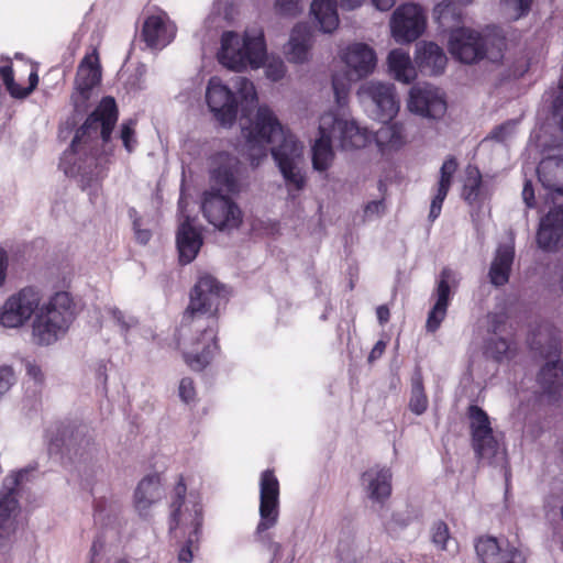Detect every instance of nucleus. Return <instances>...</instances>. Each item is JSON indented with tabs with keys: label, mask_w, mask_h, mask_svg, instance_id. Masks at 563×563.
Listing matches in <instances>:
<instances>
[{
	"label": "nucleus",
	"mask_w": 563,
	"mask_h": 563,
	"mask_svg": "<svg viewBox=\"0 0 563 563\" xmlns=\"http://www.w3.org/2000/svg\"><path fill=\"white\" fill-rule=\"evenodd\" d=\"M201 211L205 219L220 231L236 230L243 222V212L239 205L213 189L203 194Z\"/></svg>",
	"instance_id": "11"
},
{
	"label": "nucleus",
	"mask_w": 563,
	"mask_h": 563,
	"mask_svg": "<svg viewBox=\"0 0 563 563\" xmlns=\"http://www.w3.org/2000/svg\"><path fill=\"white\" fill-rule=\"evenodd\" d=\"M540 354L545 360V364L540 369L538 380L545 390L555 393L563 386V363L559 361L556 342H550L545 349L542 347Z\"/></svg>",
	"instance_id": "28"
},
{
	"label": "nucleus",
	"mask_w": 563,
	"mask_h": 563,
	"mask_svg": "<svg viewBox=\"0 0 563 563\" xmlns=\"http://www.w3.org/2000/svg\"><path fill=\"white\" fill-rule=\"evenodd\" d=\"M101 81V65L97 48L87 53L78 65L71 101L76 109H84L91 91Z\"/></svg>",
	"instance_id": "16"
},
{
	"label": "nucleus",
	"mask_w": 563,
	"mask_h": 563,
	"mask_svg": "<svg viewBox=\"0 0 563 563\" xmlns=\"http://www.w3.org/2000/svg\"><path fill=\"white\" fill-rule=\"evenodd\" d=\"M338 5H340L339 0H312L310 11L320 31L332 33L338 29L340 23Z\"/></svg>",
	"instance_id": "35"
},
{
	"label": "nucleus",
	"mask_w": 563,
	"mask_h": 563,
	"mask_svg": "<svg viewBox=\"0 0 563 563\" xmlns=\"http://www.w3.org/2000/svg\"><path fill=\"white\" fill-rule=\"evenodd\" d=\"M514 256L515 249L512 242L498 246L488 274L492 284L503 286L508 282Z\"/></svg>",
	"instance_id": "34"
},
{
	"label": "nucleus",
	"mask_w": 563,
	"mask_h": 563,
	"mask_svg": "<svg viewBox=\"0 0 563 563\" xmlns=\"http://www.w3.org/2000/svg\"><path fill=\"white\" fill-rule=\"evenodd\" d=\"M475 549L483 563H525V558L520 551L509 544L503 547L493 537L479 538Z\"/></svg>",
	"instance_id": "27"
},
{
	"label": "nucleus",
	"mask_w": 563,
	"mask_h": 563,
	"mask_svg": "<svg viewBox=\"0 0 563 563\" xmlns=\"http://www.w3.org/2000/svg\"><path fill=\"white\" fill-rule=\"evenodd\" d=\"M114 322L122 329L129 330L137 324V320L130 314L124 313L123 311L112 308L109 310Z\"/></svg>",
	"instance_id": "48"
},
{
	"label": "nucleus",
	"mask_w": 563,
	"mask_h": 563,
	"mask_svg": "<svg viewBox=\"0 0 563 563\" xmlns=\"http://www.w3.org/2000/svg\"><path fill=\"white\" fill-rule=\"evenodd\" d=\"M178 396L180 400L187 405L194 404L197 400V391L195 383L189 377H184L179 382Z\"/></svg>",
	"instance_id": "46"
},
{
	"label": "nucleus",
	"mask_w": 563,
	"mask_h": 563,
	"mask_svg": "<svg viewBox=\"0 0 563 563\" xmlns=\"http://www.w3.org/2000/svg\"><path fill=\"white\" fill-rule=\"evenodd\" d=\"M275 7L284 15H296L301 11L300 0H275Z\"/></svg>",
	"instance_id": "49"
},
{
	"label": "nucleus",
	"mask_w": 563,
	"mask_h": 563,
	"mask_svg": "<svg viewBox=\"0 0 563 563\" xmlns=\"http://www.w3.org/2000/svg\"><path fill=\"white\" fill-rule=\"evenodd\" d=\"M371 4L378 11H389L396 3V0H369Z\"/></svg>",
	"instance_id": "57"
},
{
	"label": "nucleus",
	"mask_w": 563,
	"mask_h": 563,
	"mask_svg": "<svg viewBox=\"0 0 563 563\" xmlns=\"http://www.w3.org/2000/svg\"><path fill=\"white\" fill-rule=\"evenodd\" d=\"M483 38L479 33L466 27H457L450 32L448 49L457 60L472 64L484 55Z\"/></svg>",
	"instance_id": "19"
},
{
	"label": "nucleus",
	"mask_w": 563,
	"mask_h": 563,
	"mask_svg": "<svg viewBox=\"0 0 563 563\" xmlns=\"http://www.w3.org/2000/svg\"><path fill=\"white\" fill-rule=\"evenodd\" d=\"M460 276L451 268H443L437 282L433 294L434 303L430 309L426 322L428 332H435L444 320L450 303L451 289L459 285Z\"/></svg>",
	"instance_id": "18"
},
{
	"label": "nucleus",
	"mask_w": 563,
	"mask_h": 563,
	"mask_svg": "<svg viewBox=\"0 0 563 563\" xmlns=\"http://www.w3.org/2000/svg\"><path fill=\"white\" fill-rule=\"evenodd\" d=\"M482 184V176L479 170L474 166H467L465 169V178L463 185V198L473 203L479 196V187Z\"/></svg>",
	"instance_id": "39"
},
{
	"label": "nucleus",
	"mask_w": 563,
	"mask_h": 563,
	"mask_svg": "<svg viewBox=\"0 0 563 563\" xmlns=\"http://www.w3.org/2000/svg\"><path fill=\"white\" fill-rule=\"evenodd\" d=\"M20 506L13 493L0 497V551L9 550L16 539Z\"/></svg>",
	"instance_id": "25"
},
{
	"label": "nucleus",
	"mask_w": 563,
	"mask_h": 563,
	"mask_svg": "<svg viewBox=\"0 0 563 563\" xmlns=\"http://www.w3.org/2000/svg\"><path fill=\"white\" fill-rule=\"evenodd\" d=\"M313 36L307 23H298L290 31L283 47L286 59L291 64H307L312 58Z\"/></svg>",
	"instance_id": "22"
},
{
	"label": "nucleus",
	"mask_w": 563,
	"mask_h": 563,
	"mask_svg": "<svg viewBox=\"0 0 563 563\" xmlns=\"http://www.w3.org/2000/svg\"><path fill=\"white\" fill-rule=\"evenodd\" d=\"M186 544L179 550L178 560L181 563H190L192 561L194 554L191 550V545L194 542H189V538H185Z\"/></svg>",
	"instance_id": "54"
},
{
	"label": "nucleus",
	"mask_w": 563,
	"mask_h": 563,
	"mask_svg": "<svg viewBox=\"0 0 563 563\" xmlns=\"http://www.w3.org/2000/svg\"><path fill=\"white\" fill-rule=\"evenodd\" d=\"M319 136L311 144L312 168L319 173L327 172L333 164L335 153L332 146V136L329 132L322 131V123L319 121Z\"/></svg>",
	"instance_id": "33"
},
{
	"label": "nucleus",
	"mask_w": 563,
	"mask_h": 563,
	"mask_svg": "<svg viewBox=\"0 0 563 563\" xmlns=\"http://www.w3.org/2000/svg\"><path fill=\"white\" fill-rule=\"evenodd\" d=\"M416 62L421 69L431 75H438L444 70L448 58L438 44L421 42L417 45Z\"/></svg>",
	"instance_id": "31"
},
{
	"label": "nucleus",
	"mask_w": 563,
	"mask_h": 563,
	"mask_svg": "<svg viewBox=\"0 0 563 563\" xmlns=\"http://www.w3.org/2000/svg\"><path fill=\"white\" fill-rule=\"evenodd\" d=\"M408 523V518H400L399 514H394L391 520L387 523L389 530H396L398 527H405Z\"/></svg>",
	"instance_id": "59"
},
{
	"label": "nucleus",
	"mask_w": 563,
	"mask_h": 563,
	"mask_svg": "<svg viewBox=\"0 0 563 563\" xmlns=\"http://www.w3.org/2000/svg\"><path fill=\"white\" fill-rule=\"evenodd\" d=\"M489 331L492 335L487 339L485 353L497 362L510 361L517 353L516 344L505 336L498 335L504 317L497 318L495 314L488 316Z\"/></svg>",
	"instance_id": "29"
},
{
	"label": "nucleus",
	"mask_w": 563,
	"mask_h": 563,
	"mask_svg": "<svg viewBox=\"0 0 563 563\" xmlns=\"http://www.w3.org/2000/svg\"><path fill=\"white\" fill-rule=\"evenodd\" d=\"M234 18V5L232 0H216L213 3V13L206 20L208 27H220V20L231 21Z\"/></svg>",
	"instance_id": "40"
},
{
	"label": "nucleus",
	"mask_w": 563,
	"mask_h": 563,
	"mask_svg": "<svg viewBox=\"0 0 563 563\" xmlns=\"http://www.w3.org/2000/svg\"><path fill=\"white\" fill-rule=\"evenodd\" d=\"M365 0H339L343 10H355L364 4Z\"/></svg>",
	"instance_id": "60"
},
{
	"label": "nucleus",
	"mask_w": 563,
	"mask_h": 563,
	"mask_svg": "<svg viewBox=\"0 0 563 563\" xmlns=\"http://www.w3.org/2000/svg\"><path fill=\"white\" fill-rule=\"evenodd\" d=\"M456 169L457 162L453 157L446 158L440 168V178L430 206L429 219L431 221H434L441 213L443 201L452 185V179Z\"/></svg>",
	"instance_id": "32"
},
{
	"label": "nucleus",
	"mask_w": 563,
	"mask_h": 563,
	"mask_svg": "<svg viewBox=\"0 0 563 563\" xmlns=\"http://www.w3.org/2000/svg\"><path fill=\"white\" fill-rule=\"evenodd\" d=\"M406 109L428 121H440L446 113L448 102L440 88L427 82L417 84L408 90Z\"/></svg>",
	"instance_id": "9"
},
{
	"label": "nucleus",
	"mask_w": 563,
	"mask_h": 563,
	"mask_svg": "<svg viewBox=\"0 0 563 563\" xmlns=\"http://www.w3.org/2000/svg\"><path fill=\"white\" fill-rule=\"evenodd\" d=\"M472 446L476 455L492 463L498 455H503L500 445L494 435L490 420L487 413L477 406L468 409Z\"/></svg>",
	"instance_id": "13"
},
{
	"label": "nucleus",
	"mask_w": 563,
	"mask_h": 563,
	"mask_svg": "<svg viewBox=\"0 0 563 563\" xmlns=\"http://www.w3.org/2000/svg\"><path fill=\"white\" fill-rule=\"evenodd\" d=\"M433 20L440 25L445 26L448 20L455 19L453 13V3L450 0H443L434 5L432 11Z\"/></svg>",
	"instance_id": "45"
},
{
	"label": "nucleus",
	"mask_w": 563,
	"mask_h": 563,
	"mask_svg": "<svg viewBox=\"0 0 563 563\" xmlns=\"http://www.w3.org/2000/svg\"><path fill=\"white\" fill-rule=\"evenodd\" d=\"M409 408L416 415H422L428 408V398L420 378L412 382Z\"/></svg>",
	"instance_id": "43"
},
{
	"label": "nucleus",
	"mask_w": 563,
	"mask_h": 563,
	"mask_svg": "<svg viewBox=\"0 0 563 563\" xmlns=\"http://www.w3.org/2000/svg\"><path fill=\"white\" fill-rule=\"evenodd\" d=\"M356 98L368 118L382 123L390 122L400 110L396 87L390 82L367 80L357 88Z\"/></svg>",
	"instance_id": "7"
},
{
	"label": "nucleus",
	"mask_w": 563,
	"mask_h": 563,
	"mask_svg": "<svg viewBox=\"0 0 563 563\" xmlns=\"http://www.w3.org/2000/svg\"><path fill=\"white\" fill-rule=\"evenodd\" d=\"M178 205L181 213V220L177 231L176 243L180 262L188 264L196 258L202 245V236L200 231L192 225L189 217L184 216L186 206L184 197H180Z\"/></svg>",
	"instance_id": "24"
},
{
	"label": "nucleus",
	"mask_w": 563,
	"mask_h": 563,
	"mask_svg": "<svg viewBox=\"0 0 563 563\" xmlns=\"http://www.w3.org/2000/svg\"><path fill=\"white\" fill-rule=\"evenodd\" d=\"M538 177L542 186L554 196H563V154L542 159L538 166Z\"/></svg>",
	"instance_id": "30"
},
{
	"label": "nucleus",
	"mask_w": 563,
	"mask_h": 563,
	"mask_svg": "<svg viewBox=\"0 0 563 563\" xmlns=\"http://www.w3.org/2000/svg\"><path fill=\"white\" fill-rule=\"evenodd\" d=\"M532 0H500L504 12L511 19H520L528 14Z\"/></svg>",
	"instance_id": "44"
},
{
	"label": "nucleus",
	"mask_w": 563,
	"mask_h": 563,
	"mask_svg": "<svg viewBox=\"0 0 563 563\" xmlns=\"http://www.w3.org/2000/svg\"><path fill=\"white\" fill-rule=\"evenodd\" d=\"M134 232L136 240L142 244H146L152 235L151 231L147 229H142L137 221L134 222Z\"/></svg>",
	"instance_id": "55"
},
{
	"label": "nucleus",
	"mask_w": 563,
	"mask_h": 563,
	"mask_svg": "<svg viewBox=\"0 0 563 563\" xmlns=\"http://www.w3.org/2000/svg\"><path fill=\"white\" fill-rule=\"evenodd\" d=\"M0 78L2 79L7 90L10 96L15 99H24L26 98L37 86L38 76L36 70H32L29 76V87L21 88L15 81L13 77V70L10 64H4L0 66Z\"/></svg>",
	"instance_id": "38"
},
{
	"label": "nucleus",
	"mask_w": 563,
	"mask_h": 563,
	"mask_svg": "<svg viewBox=\"0 0 563 563\" xmlns=\"http://www.w3.org/2000/svg\"><path fill=\"white\" fill-rule=\"evenodd\" d=\"M135 122L130 120L128 122H124L121 128V140L123 142V145L125 150L131 153L134 151L136 146V139H135Z\"/></svg>",
	"instance_id": "47"
},
{
	"label": "nucleus",
	"mask_w": 563,
	"mask_h": 563,
	"mask_svg": "<svg viewBox=\"0 0 563 563\" xmlns=\"http://www.w3.org/2000/svg\"><path fill=\"white\" fill-rule=\"evenodd\" d=\"M331 109L320 117L322 131L329 132L340 148L343 151L360 150L372 141V133L366 126H362L345 110L346 106Z\"/></svg>",
	"instance_id": "8"
},
{
	"label": "nucleus",
	"mask_w": 563,
	"mask_h": 563,
	"mask_svg": "<svg viewBox=\"0 0 563 563\" xmlns=\"http://www.w3.org/2000/svg\"><path fill=\"white\" fill-rule=\"evenodd\" d=\"M218 321L216 318L190 319L188 333L183 335L178 346L185 363L192 371L205 369L218 353Z\"/></svg>",
	"instance_id": "5"
},
{
	"label": "nucleus",
	"mask_w": 563,
	"mask_h": 563,
	"mask_svg": "<svg viewBox=\"0 0 563 563\" xmlns=\"http://www.w3.org/2000/svg\"><path fill=\"white\" fill-rule=\"evenodd\" d=\"M234 91L218 76L208 80L206 102L213 118L230 128L239 111L244 152L252 166L257 167L266 158L268 146L272 157L284 179L290 198H296L307 186L305 170V144L278 119L267 104L257 107L254 115L247 112L258 100L254 82L246 77L234 81Z\"/></svg>",
	"instance_id": "1"
},
{
	"label": "nucleus",
	"mask_w": 563,
	"mask_h": 563,
	"mask_svg": "<svg viewBox=\"0 0 563 563\" xmlns=\"http://www.w3.org/2000/svg\"><path fill=\"white\" fill-rule=\"evenodd\" d=\"M376 314H377V319H378L380 324L386 323L389 320V317H390V312H389L388 307L384 306V305L379 306L376 309Z\"/></svg>",
	"instance_id": "61"
},
{
	"label": "nucleus",
	"mask_w": 563,
	"mask_h": 563,
	"mask_svg": "<svg viewBox=\"0 0 563 563\" xmlns=\"http://www.w3.org/2000/svg\"><path fill=\"white\" fill-rule=\"evenodd\" d=\"M164 497L162 479L157 474H151L143 477L133 495V507L142 518L151 516L152 508Z\"/></svg>",
	"instance_id": "26"
},
{
	"label": "nucleus",
	"mask_w": 563,
	"mask_h": 563,
	"mask_svg": "<svg viewBox=\"0 0 563 563\" xmlns=\"http://www.w3.org/2000/svg\"><path fill=\"white\" fill-rule=\"evenodd\" d=\"M75 318V303L66 291H57L47 300L34 286H25L10 295L0 306V327L20 329L31 319L34 344L48 346L60 340Z\"/></svg>",
	"instance_id": "2"
},
{
	"label": "nucleus",
	"mask_w": 563,
	"mask_h": 563,
	"mask_svg": "<svg viewBox=\"0 0 563 563\" xmlns=\"http://www.w3.org/2000/svg\"><path fill=\"white\" fill-rule=\"evenodd\" d=\"M515 124L511 122L501 124L494 129L489 135V139L504 142L514 133Z\"/></svg>",
	"instance_id": "50"
},
{
	"label": "nucleus",
	"mask_w": 563,
	"mask_h": 563,
	"mask_svg": "<svg viewBox=\"0 0 563 563\" xmlns=\"http://www.w3.org/2000/svg\"><path fill=\"white\" fill-rule=\"evenodd\" d=\"M385 347H386L385 342L378 341L372 349V351L368 355V361L373 362V361L377 360L378 357H380L385 351Z\"/></svg>",
	"instance_id": "58"
},
{
	"label": "nucleus",
	"mask_w": 563,
	"mask_h": 563,
	"mask_svg": "<svg viewBox=\"0 0 563 563\" xmlns=\"http://www.w3.org/2000/svg\"><path fill=\"white\" fill-rule=\"evenodd\" d=\"M118 119V111L113 98L107 97L101 100L96 111L86 120L85 124L78 130L73 143L71 151L77 152L81 137L90 132L97 131L98 125L101 126V136L104 142L110 137L112 129Z\"/></svg>",
	"instance_id": "20"
},
{
	"label": "nucleus",
	"mask_w": 563,
	"mask_h": 563,
	"mask_svg": "<svg viewBox=\"0 0 563 563\" xmlns=\"http://www.w3.org/2000/svg\"><path fill=\"white\" fill-rule=\"evenodd\" d=\"M432 543L441 551H451L454 543L450 536L449 527L443 521L435 522L431 528Z\"/></svg>",
	"instance_id": "42"
},
{
	"label": "nucleus",
	"mask_w": 563,
	"mask_h": 563,
	"mask_svg": "<svg viewBox=\"0 0 563 563\" xmlns=\"http://www.w3.org/2000/svg\"><path fill=\"white\" fill-rule=\"evenodd\" d=\"M216 56L222 67L234 73L262 68L266 57L263 29L252 26L242 32H222Z\"/></svg>",
	"instance_id": "3"
},
{
	"label": "nucleus",
	"mask_w": 563,
	"mask_h": 563,
	"mask_svg": "<svg viewBox=\"0 0 563 563\" xmlns=\"http://www.w3.org/2000/svg\"><path fill=\"white\" fill-rule=\"evenodd\" d=\"M388 68L394 78L404 84L413 81L417 71L407 52L401 48L390 51L387 57Z\"/></svg>",
	"instance_id": "36"
},
{
	"label": "nucleus",
	"mask_w": 563,
	"mask_h": 563,
	"mask_svg": "<svg viewBox=\"0 0 563 563\" xmlns=\"http://www.w3.org/2000/svg\"><path fill=\"white\" fill-rule=\"evenodd\" d=\"M386 563H404L402 561H399V560H394V561H388Z\"/></svg>",
	"instance_id": "64"
},
{
	"label": "nucleus",
	"mask_w": 563,
	"mask_h": 563,
	"mask_svg": "<svg viewBox=\"0 0 563 563\" xmlns=\"http://www.w3.org/2000/svg\"><path fill=\"white\" fill-rule=\"evenodd\" d=\"M385 212V205L383 200H374L368 202L364 208V217L367 220L378 218Z\"/></svg>",
	"instance_id": "51"
},
{
	"label": "nucleus",
	"mask_w": 563,
	"mask_h": 563,
	"mask_svg": "<svg viewBox=\"0 0 563 563\" xmlns=\"http://www.w3.org/2000/svg\"><path fill=\"white\" fill-rule=\"evenodd\" d=\"M346 70L336 73L332 77V88L335 103L347 106L352 80H361L371 76L377 66V55L373 47L365 43L349 44L340 54Z\"/></svg>",
	"instance_id": "6"
},
{
	"label": "nucleus",
	"mask_w": 563,
	"mask_h": 563,
	"mask_svg": "<svg viewBox=\"0 0 563 563\" xmlns=\"http://www.w3.org/2000/svg\"><path fill=\"white\" fill-rule=\"evenodd\" d=\"M225 290L210 275L201 276L190 294L187 314L194 318H216L220 308L225 303Z\"/></svg>",
	"instance_id": "10"
},
{
	"label": "nucleus",
	"mask_w": 563,
	"mask_h": 563,
	"mask_svg": "<svg viewBox=\"0 0 563 563\" xmlns=\"http://www.w3.org/2000/svg\"><path fill=\"white\" fill-rule=\"evenodd\" d=\"M390 35L399 44H408L419 38L427 29V15L421 5L404 3L391 14Z\"/></svg>",
	"instance_id": "12"
},
{
	"label": "nucleus",
	"mask_w": 563,
	"mask_h": 563,
	"mask_svg": "<svg viewBox=\"0 0 563 563\" xmlns=\"http://www.w3.org/2000/svg\"><path fill=\"white\" fill-rule=\"evenodd\" d=\"M522 198L523 201L528 207L534 206V191L532 189V186L529 181L525 184L523 190H522Z\"/></svg>",
	"instance_id": "56"
},
{
	"label": "nucleus",
	"mask_w": 563,
	"mask_h": 563,
	"mask_svg": "<svg viewBox=\"0 0 563 563\" xmlns=\"http://www.w3.org/2000/svg\"><path fill=\"white\" fill-rule=\"evenodd\" d=\"M393 472L387 466L375 465L361 476V485L366 497L373 503L383 505L391 495Z\"/></svg>",
	"instance_id": "23"
},
{
	"label": "nucleus",
	"mask_w": 563,
	"mask_h": 563,
	"mask_svg": "<svg viewBox=\"0 0 563 563\" xmlns=\"http://www.w3.org/2000/svg\"><path fill=\"white\" fill-rule=\"evenodd\" d=\"M457 2L462 3V4H470L472 3L474 0H456Z\"/></svg>",
	"instance_id": "63"
},
{
	"label": "nucleus",
	"mask_w": 563,
	"mask_h": 563,
	"mask_svg": "<svg viewBox=\"0 0 563 563\" xmlns=\"http://www.w3.org/2000/svg\"><path fill=\"white\" fill-rule=\"evenodd\" d=\"M554 115L560 120L563 128V97L562 93L556 98L554 102Z\"/></svg>",
	"instance_id": "62"
},
{
	"label": "nucleus",
	"mask_w": 563,
	"mask_h": 563,
	"mask_svg": "<svg viewBox=\"0 0 563 563\" xmlns=\"http://www.w3.org/2000/svg\"><path fill=\"white\" fill-rule=\"evenodd\" d=\"M176 34L177 26L167 12L155 9L146 14L141 37L148 48L154 51L165 48L175 40Z\"/></svg>",
	"instance_id": "17"
},
{
	"label": "nucleus",
	"mask_w": 563,
	"mask_h": 563,
	"mask_svg": "<svg viewBox=\"0 0 563 563\" xmlns=\"http://www.w3.org/2000/svg\"><path fill=\"white\" fill-rule=\"evenodd\" d=\"M25 371L26 375L33 379L35 384H42L44 382V373L37 363L33 361H26Z\"/></svg>",
	"instance_id": "52"
},
{
	"label": "nucleus",
	"mask_w": 563,
	"mask_h": 563,
	"mask_svg": "<svg viewBox=\"0 0 563 563\" xmlns=\"http://www.w3.org/2000/svg\"><path fill=\"white\" fill-rule=\"evenodd\" d=\"M260 521L256 533L263 534L277 525L279 517V481L273 471L260 475Z\"/></svg>",
	"instance_id": "14"
},
{
	"label": "nucleus",
	"mask_w": 563,
	"mask_h": 563,
	"mask_svg": "<svg viewBox=\"0 0 563 563\" xmlns=\"http://www.w3.org/2000/svg\"><path fill=\"white\" fill-rule=\"evenodd\" d=\"M537 244L544 252L554 253L563 247V207L549 210L541 218L537 232Z\"/></svg>",
	"instance_id": "21"
},
{
	"label": "nucleus",
	"mask_w": 563,
	"mask_h": 563,
	"mask_svg": "<svg viewBox=\"0 0 563 563\" xmlns=\"http://www.w3.org/2000/svg\"><path fill=\"white\" fill-rule=\"evenodd\" d=\"M209 177L213 189L238 194L241 190L240 161L227 152L213 154L209 159Z\"/></svg>",
	"instance_id": "15"
},
{
	"label": "nucleus",
	"mask_w": 563,
	"mask_h": 563,
	"mask_svg": "<svg viewBox=\"0 0 563 563\" xmlns=\"http://www.w3.org/2000/svg\"><path fill=\"white\" fill-rule=\"evenodd\" d=\"M262 68H264V70H265L266 78L272 81H278V80L283 79L287 71L284 60L275 54H268L267 48H266V57H265Z\"/></svg>",
	"instance_id": "41"
},
{
	"label": "nucleus",
	"mask_w": 563,
	"mask_h": 563,
	"mask_svg": "<svg viewBox=\"0 0 563 563\" xmlns=\"http://www.w3.org/2000/svg\"><path fill=\"white\" fill-rule=\"evenodd\" d=\"M375 141L383 152L398 151L406 144L404 125L386 122L375 134Z\"/></svg>",
	"instance_id": "37"
},
{
	"label": "nucleus",
	"mask_w": 563,
	"mask_h": 563,
	"mask_svg": "<svg viewBox=\"0 0 563 563\" xmlns=\"http://www.w3.org/2000/svg\"><path fill=\"white\" fill-rule=\"evenodd\" d=\"M8 272H9V254L4 249L0 247V289H2L7 284Z\"/></svg>",
	"instance_id": "53"
},
{
	"label": "nucleus",
	"mask_w": 563,
	"mask_h": 563,
	"mask_svg": "<svg viewBox=\"0 0 563 563\" xmlns=\"http://www.w3.org/2000/svg\"><path fill=\"white\" fill-rule=\"evenodd\" d=\"M192 477L179 476L170 504L169 530L176 538L196 542L203 521L201 495L191 487Z\"/></svg>",
	"instance_id": "4"
}]
</instances>
